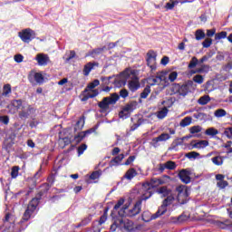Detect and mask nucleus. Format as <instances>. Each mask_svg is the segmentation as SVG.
<instances>
[{
    "label": "nucleus",
    "instance_id": "29",
    "mask_svg": "<svg viewBox=\"0 0 232 232\" xmlns=\"http://www.w3.org/2000/svg\"><path fill=\"white\" fill-rule=\"evenodd\" d=\"M11 102L10 99L5 98V96H0V106L1 108H6L7 110L11 109Z\"/></svg>",
    "mask_w": 232,
    "mask_h": 232
},
{
    "label": "nucleus",
    "instance_id": "58",
    "mask_svg": "<svg viewBox=\"0 0 232 232\" xmlns=\"http://www.w3.org/2000/svg\"><path fill=\"white\" fill-rule=\"evenodd\" d=\"M150 217H151V213L150 212V211H144L142 214H141V220L143 221V222H146V223H148V222H150V221H148V220H150Z\"/></svg>",
    "mask_w": 232,
    "mask_h": 232
},
{
    "label": "nucleus",
    "instance_id": "60",
    "mask_svg": "<svg viewBox=\"0 0 232 232\" xmlns=\"http://www.w3.org/2000/svg\"><path fill=\"white\" fill-rule=\"evenodd\" d=\"M229 186V182L227 180L223 181H218L217 188H219L220 189H226Z\"/></svg>",
    "mask_w": 232,
    "mask_h": 232
},
{
    "label": "nucleus",
    "instance_id": "10",
    "mask_svg": "<svg viewBox=\"0 0 232 232\" xmlns=\"http://www.w3.org/2000/svg\"><path fill=\"white\" fill-rule=\"evenodd\" d=\"M142 211L141 201H136L133 208L127 211V215L129 218H133V217H137Z\"/></svg>",
    "mask_w": 232,
    "mask_h": 232
},
{
    "label": "nucleus",
    "instance_id": "48",
    "mask_svg": "<svg viewBox=\"0 0 232 232\" xmlns=\"http://www.w3.org/2000/svg\"><path fill=\"white\" fill-rule=\"evenodd\" d=\"M86 150H88V145L86 143H83L80 147H78L76 150L78 157H81V155H83Z\"/></svg>",
    "mask_w": 232,
    "mask_h": 232
},
{
    "label": "nucleus",
    "instance_id": "52",
    "mask_svg": "<svg viewBox=\"0 0 232 232\" xmlns=\"http://www.w3.org/2000/svg\"><path fill=\"white\" fill-rule=\"evenodd\" d=\"M160 142H166V140H169L171 139V135L163 132L160 136L157 137Z\"/></svg>",
    "mask_w": 232,
    "mask_h": 232
},
{
    "label": "nucleus",
    "instance_id": "41",
    "mask_svg": "<svg viewBox=\"0 0 232 232\" xmlns=\"http://www.w3.org/2000/svg\"><path fill=\"white\" fill-rule=\"evenodd\" d=\"M198 66V59L195 56H193L188 64V70H193V68H197Z\"/></svg>",
    "mask_w": 232,
    "mask_h": 232
},
{
    "label": "nucleus",
    "instance_id": "25",
    "mask_svg": "<svg viewBox=\"0 0 232 232\" xmlns=\"http://www.w3.org/2000/svg\"><path fill=\"white\" fill-rule=\"evenodd\" d=\"M127 86L131 93H135V92H137V90H140L141 87L140 83H137V82L134 81L128 82Z\"/></svg>",
    "mask_w": 232,
    "mask_h": 232
},
{
    "label": "nucleus",
    "instance_id": "44",
    "mask_svg": "<svg viewBox=\"0 0 232 232\" xmlns=\"http://www.w3.org/2000/svg\"><path fill=\"white\" fill-rule=\"evenodd\" d=\"M137 187L140 188V189H143V191H150V189H151V183L150 182L139 183L137 184Z\"/></svg>",
    "mask_w": 232,
    "mask_h": 232
},
{
    "label": "nucleus",
    "instance_id": "34",
    "mask_svg": "<svg viewBox=\"0 0 232 232\" xmlns=\"http://www.w3.org/2000/svg\"><path fill=\"white\" fill-rule=\"evenodd\" d=\"M208 137H210V139H213L215 135H218L220 131L218 130L215 129V127H210L208 129V130H205L204 132Z\"/></svg>",
    "mask_w": 232,
    "mask_h": 232
},
{
    "label": "nucleus",
    "instance_id": "30",
    "mask_svg": "<svg viewBox=\"0 0 232 232\" xmlns=\"http://www.w3.org/2000/svg\"><path fill=\"white\" fill-rule=\"evenodd\" d=\"M192 122L193 118L191 116H187L180 121L179 126L180 128H187V126H189Z\"/></svg>",
    "mask_w": 232,
    "mask_h": 232
},
{
    "label": "nucleus",
    "instance_id": "56",
    "mask_svg": "<svg viewBox=\"0 0 232 232\" xmlns=\"http://www.w3.org/2000/svg\"><path fill=\"white\" fill-rule=\"evenodd\" d=\"M192 81L196 82V84H202L204 82V76L197 74L192 78Z\"/></svg>",
    "mask_w": 232,
    "mask_h": 232
},
{
    "label": "nucleus",
    "instance_id": "17",
    "mask_svg": "<svg viewBox=\"0 0 232 232\" xmlns=\"http://www.w3.org/2000/svg\"><path fill=\"white\" fill-rule=\"evenodd\" d=\"M157 52L154 50H149L146 53V64L147 66H150V63H157V57H158Z\"/></svg>",
    "mask_w": 232,
    "mask_h": 232
},
{
    "label": "nucleus",
    "instance_id": "7",
    "mask_svg": "<svg viewBox=\"0 0 232 232\" xmlns=\"http://www.w3.org/2000/svg\"><path fill=\"white\" fill-rule=\"evenodd\" d=\"M18 37H20L21 41L26 44H30L34 39H39V37H37V34H35V31L31 28H25L18 32Z\"/></svg>",
    "mask_w": 232,
    "mask_h": 232
},
{
    "label": "nucleus",
    "instance_id": "21",
    "mask_svg": "<svg viewBox=\"0 0 232 232\" xmlns=\"http://www.w3.org/2000/svg\"><path fill=\"white\" fill-rule=\"evenodd\" d=\"M72 142H73V139L70 136H64V137L59 138V144L60 146H62V150H64L66 146H69V144H72Z\"/></svg>",
    "mask_w": 232,
    "mask_h": 232
},
{
    "label": "nucleus",
    "instance_id": "20",
    "mask_svg": "<svg viewBox=\"0 0 232 232\" xmlns=\"http://www.w3.org/2000/svg\"><path fill=\"white\" fill-rule=\"evenodd\" d=\"M137 175H139V172H137V169L130 168L123 175L122 179H125L126 180H133V179H135V177H137Z\"/></svg>",
    "mask_w": 232,
    "mask_h": 232
},
{
    "label": "nucleus",
    "instance_id": "35",
    "mask_svg": "<svg viewBox=\"0 0 232 232\" xmlns=\"http://www.w3.org/2000/svg\"><path fill=\"white\" fill-rule=\"evenodd\" d=\"M133 226H135V222L131 221L130 219H126L125 225L121 226V229L131 232V229H133Z\"/></svg>",
    "mask_w": 232,
    "mask_h": 232
},
{
    "label": "nucleus",
    "instance_id": "11",
    "mask_svg": "<svg viewBox=\"0 0 232 232\" xmlns=\"http://www.w3.org/2000/svg\"><path fill=\"white\" fill-rule=\"evenodd\" d=\"M182 88H183V92H180L179 96L186 97L189 93V92H191L189 91V88H192V90H195V88H197V84H195V82L193 80L192 81L188 80L187 81L186 83L182 84Z\"/></svg>",
    "mask_w": 232,
    "mask_h": 232
},
{
    "label": "nucleus",
    "instance_id": "57",
    "mask_svg": "<svg viewBox=\"0 0 232 232\" xmlns=\"http://www.w3.org/2000/svg\"><path fill=\"white\" fill-rule=\"evenodd\" d=\"M106 220H108V216L106 214H102L99 219H96L94 222H98V226H102V224H106Z\"/></svg>",
    "mask_w": 232,
    "mask_h": 232
},
{
    "label": "nucleus",
    "instance_id": "32",
    "mask_svg": "<svg viewBox=\"0 0 232 232\" xmlns=\"http://www.w3.org/2000/svg\"><path fill=\"white\" fill-rule=\"evenodd\" d=\"M12 93V85L10 83H5L3 86V92L0 94L2 97H8Z\"/></svg>",
    "mask_w": 232,
    "mask_h": 232
},
{
    "label": "nucleus",
    "instance_id": "42",
    "mask_svg": "<svg viewBox=\"0 0 232 232\" xmlns=\"http://www.w3.org/2000/svg\"><path fill=\"white\" fill-rule=\"evenodd\" d=\"M188 131L191 135H196L197 133H200V131H202V126L194 125L189 128Z\"/></svg>",
    "mask_w": 232,
    "mask_h": 232
},
{
    "label": "nucleus",
    "instance_id": "13",
    "mask_svg": "<svg viewBox=\"0 0 232 232\" xmlns=\"http://www.w3.org/2000/svg\"><path fill=\"white\" fill-rule=\"evenodd\" d=\"M34 61L38 63V66H46L50 63V56L44 53H38L34 57Z\"/></svg>",
    "mask_w": 232,
    "mask_h": 232
},
{
    "label": "nucleus",
    "instance_id": "63",
    "mask_svg": "<svg viewBox=\"0 0 232 232\" xmlns=\"http://www.w3.org/2000/svg\"><path fill=\"white\" fill-rule=\"evenodd\" d=\"M201 44L203 48H211V45L213 44V39H210V40L205 39L201 43Z\"/></svg>",
    "mask_w": 232,
    "mask_h": 232
},
{
    "label": "nucleus",
    "instance_id": "37",
    "mask_svg": "<svg viewBox=\"0 0 232 232\" xmlns=\"http://www.w3.org/2000/svg\"><path fill=\"white\" fill-rule=\"evenodd\" d=\"M156 193H158L159 195H162L163 198H166L169 197V195H171V189L160 188L156 190Z\"/></svg>",
    "mask_w": 232,
    "mask_h": 232
},
{
    "label": "nucleus",
    "instance_id": "49",
    "mask_svg": "<svg viewBox=\"0 0 232 232\" xmlns=\"http://www.w3.org/2000/svg\"><path fill=\"white\" fill-rule=\"evenodd\" d=\"M165 166H167V169L169 171H173V169H177V163L173 160H168L165 163Z\"/></svg>",
    "mask_w": 232,
    "mask_h": 232
},
{
    "label": "nucleus",
    "instance_id": "24",
    "mask_svg": "<svg viewBox=\"0 0 232 232\" xmlns=\"http://www.w3.org/2000/svg\"><path fill=\"white\" fill-rule=\"evenodd\" d=\"M171 86L170 92H172V93H170V95H177V93L180 95V92H184V87H182L180 83H172Z\"/></svg>",
    "mask_w": 232,
    "mask_h": 232
},
{
    "label": "nucleus",
    "instance_id": "4",
    "mask_svg": "<svg viewBox=\"0 0 232 232\" xmlns=\"http://www.w3.org/2000/svg\"><path fill=\"white\" fill-rule=\"evenodd\" d=\"M27 79L31 84H34V82H36L39 86L44 84L46 81H48V78L44 76V72L43 71H30L27 76Z\"/></svg>",
    "mask_w": 232,
    "mask_h": 232
},
{
    "label": "nucleus",
    "instance_id": "51",
    "mask_svg": "<svg viewBox=\"0 0 232 232\" xmlns=\"http://www.w3.org/2000/svg\"><path fill=\"white\" fill-rule=\"evenodd\" d=\"M110 168H113L114 166H122V163L119 159H117V156L113 157L110 161Z\"/></svg>",
    "mask_w": 232,
    "mask_h": 232
},
{
    "label": "nucleus",
    "instance_id": "8",
    "mask_svg": "<svg viewBox=\"0 0 232 232\" xmlns=\"http://www.w3.org/2000/svg\"><path fill=\"white\" fill-rule=\"evenodd\" d=\"M43 175V168H40L33 177L28 179L29 188L35 189L37 188V179Z\"/></svg>",
    "mask_w": 232,
    "mask_h": 232
},
{
    "label": "nucleus",
    "instance_id": "19",
    "mask_svg": "<svg viewBox=\"0 0 232 232\" xmlns=\"http://www.w3.org/2000/svg\"><path fill=\"white\" fill-rule=\"evenodd\" d=\"M61 137H73V125H71L63 130L59 131L58 139H61Z\"/></svg>",
    "mask_w": 232,
    "mask_h": 232
},
{
    "label": "nucleus",
    "instance_id": "18",
    "mask_svg": "<svg viewBox=\"0 0 232 232\" xmlns=\"http://www.w3.org/2000/svg\"><path fill=\"white\" fill-rule=\"evenodd\" d=\"M119 93L112 92L109 97H111V99H115L118 97V101H121V99H127V97H130V92L128 89H121Z\"/></svg>",
    "mask_w": 232,
    "mask_h": 232
},
{
    "label": "nucleus",
    "instance_id": "6",
    "mask_svg": "<svg viewBox=\"0 0 232 232\" xmlns=\"http://www.w3.org/2000/svg\"><path fill=\"white\" fill-rule=\"evenodd\" d=\"M192 175H195V173H193L191 168L182 169L177 174V179H180L183 186H188V184L194 182Z\"/></svg>",
    "mask_w": 232,
    "mask_h": 232
},
{
    "label": "nucleus",
    "instance_id": "9",
    "mask_svg": "<svg viewBox=\"0 0 232 232\" xmlns=\"http://www.w3.org/2000/svg\"><path fill=\"white\" fill-rule=\"evenodd\" d=\"M191 218V216L186 215V213H181L178 217H171L170 219L172 220V223L176 225H180V224H186V222L189 221Z\"/></svg>",
    "mask_w": 232,
    "mask_h": 232
},
{
    "label": "nucleus",
    "instance_id": "22",
    "mask_svg": "<svg viewBox=\"0 0 232 232\" xmlns=\"http://www.w3.org/2000/svg\"><path fill=\"white\" fill-rule=\"evenodd\" d=\"M101 84V81L99 79H95L94 81L89 82L85 89L83 90V93H88V92H93L94 88H97Z\"/></svg>",
    "mask_w": 232,
    "mask_h": 232
},
{
    "label": "nucleus",
    "instance_id": "43",
    "mask_svg": "<svg viewBox=\"0 0 232 232\" xmlns=\"http://www.w3.org/2000/svg\"><path fill=\"white\" fill-rule=\"evenodd\" d=\"M151 93V87L146 85L142 92L140 94V99H148V95Z\"/></svg>",
    "mask_w": 232,
    "mask_h": 232
},
{
    "label": "nucleus",
    "instance_id": "33",
    "mask_svg": "<svg viewBox=\"0 0 232 232\" xmlns=\"http://www.w3.org/2000/svg\"><path fill=\"white\" fill-rule=\"evenodd\" d=\"M168 113H169V109H168V107H163L161 111L158 112L157 118L160 119V121H162V119L168 117Z\"/></svg>",
    "mask_w": 232,
    "mask_h": 232
},
{
    "label": "nucleus",
    "instance_id": "40",
    "mask_svg": "<svg viewBox=\"0 0 232 232\" xmlns=\"http://www.w3.org/2000/svg\"><path fill=\"white\" fill-rule=\"evenodd\" d=\"M222 39H227V32L221 31L219 34H215L216 44Z\"/></svg>",
    "mask_w": 232,
    "mask_h": 232
},
{
    "label": "nucleus",
    "instance_id": "61",
    "mask_svg": "<svg viewBox=\"0 0 232 232\" xmlns=\"http://www.w3.org/2000/svg\"><path fill=\"white\" fill-rule=\"evenodd\" d=\"M18 117L19 119H21L22 121H26V119H28L30 117V113L27 112V111H22L18 113Z\"/></svg>",
    "mask_w": 232,
    "mask_h": 232
},
{
    "label": "nucleus",
    "instance_id": "47",
    "mask_svg": "<svg viewBox=\"0 0 232 232\" xmlns=\"http://www.w3.org/2000/svg\"><path fill=\"white\" fill-rule=\"evenodd\" d=\"M119 75L121 77H122L123 79H126V81H128L130 79V77H131L130 69V68H126L124 71L120 72Z\"/></svg>",
    "mask_w": 232,
    "mask_h": 232
},
{
    "label": "nucleus",
    "instance_id": "2",
    "mask_svg": "<svg viewBox=\"0 0 232 232\" xmlns=\"http://www.w3.org/2000/svg\"><path fill=\"white\" fill-rule=\"evenodd\" d=\"M42 200V196H37L35 198H33L29 204L27 205V208L24 213V216L22 219L18 222V224L23 225L24 222H28L29 218H32V214L35 212V209H37V207L39 206V203Z\"/></svg>",
    "mask_w": 232,
    "mask_h": 232
},
{
    "label": "nucleus",
    "instance_id": "15",
    "mask_svg": "<svg viewBox=\"0 0 232 232\" xmlns=\"http://www.w3.org/2000/svg\"><path fill=\"white\" fill-rule=\"evenodd\" d=\"M95 66L98 67L99 63L97 62H89L83 66L82 74L84 77H88L92 73V70H95Z\"/></svg>",
    "mask_w": 232,
    "mask_h": 232
},
{
    "label": "nucleus",
    "instance_id": "27",
    "mask_svg": "<svg viewBox=\"0 0 232 232\" xmlns=\"http://www.w3.org/2000/svg\"><path fill=\"white\" fill-rule=\"evenodd\" d=\"M20 169H21V167L19 166H14L11 168V172H10L11 177L8 178L9 182L10 180H14V179H16L17 177H19Z\"/></svg>",
    "mask_w": 232,
    "mask_h": 232
},
{
    "label": "nucleus",
    "instance_id": "64",
    "mask_svg": "<svg viewBox=\"0 0 232 232\" xmlns=\"http://www.w3.org/2000/svg\"><path fill=\"white\" fill-rule=\"evenodd\" d=\"M211 161L213 164H215V166H222V160H220V155L213 157Z\"/></svg>",
    "mask_w": 232,
    "mask_h": 232
},
{
    "label": "nucleus",
    "instance_id": "53",
    "mask_svg": "<svg viewBox=\"0 0 232 232\" xmlns=\"http://www.w3.org/2000/svg\"><path fill=\"white\" fill-rule=\"evenodd\" d=\"M135 159H137V155L130 156L125 162L121 163V166H130L132 162H135Z\"/></svg>",
    "mask_w": 232,
    "mask_h": 232
},
{
    "label": "nucleus",
    "instance_id": "31",
    "mask_svg": "<svg viewBox=\"0 0 232 232\" xmlns=\"http://www.w3.org/2000/svg\"><path fill=\"white\" fill-rule=\"evenodd\" d=\"M14 108V110H21V108H24L23 106V101L21 99H14L11 101V109Z\"/></svg>",
    "mask_w": 232,
    "mask_h": 232
},
{
    "label": "nucleus",
    "instance_id": "55",
    "mask_svg": "<svg viewBox=\"0 0 232 232\" xmlns=\"http://www.w3.org/2000/svg\"><path fill=\"white\" fill-rule=\"evenodd\" d=\"M14 144H15V141L11 140L3 145V150H5V151H6V153H10V150H12Z\"/></svg>",
    "mask_w": 232,
    "mask_h": 232
},
{
    "label": "nucleus",
    "instance_id": "26",
    "mask_svg": "<svg viewBox=\"0 0 232 232\" xmlns=\"http://www.w3.org/2000/svg\"><path fill=\"white\" fill-rule=\"evenodd\" d=\"M211 101H214V98H211L209 95L201 96L198 101V104L200 106H206V104H208V102H211Z\"/></svg>",
    "mask_w": 232,
    "mask_h": 232
},
{
    "label": "nucleus",
    "instance_id": "36",
    "mask_svg": "<svg viewBox=\"0 0 232 232\" xmlns=\"http://www.w3.org/2000/svg\"><path fill=\"white\" fill-rule=\"evenodd\" d=\"M125 202H126V198H124V197L120 198V199L114 205L112 210L119 211V209H121V208H122V206H124Z\"/></svg>",
    "mask_w": 232,
    "mask_h": 232
},
{
    "label": "nucleus",
    "instance_id": "12",
    "mask_svg": "<svg viewBox=\"0 0 232 232\" xmlns=\"http://www.w3.org/2000/svg\"><path fill=\"white\" fill-rule=\"evenodd\" d=\"M211 155H213V152H209L206 156H202V155H200V153L193 150V151H190L188 153H186L185 158L188 159V160H196V159H205V157L207 159H209V157H211Z\"/></svg>",
    "mask_w": 232,
    "mask_h": 232
},
{
    "label": "nucleus",
    "instance_id": "59",
    "mask_svg": "<svg viewBox=\"0 0 232 232\" xmlns=\"http://www.w3.org/2000/svg\"><path fill=\"white\" fill-rule=\"evenodd\" d=\"M118 229H122V226L119 225V223H117V221H113L112 224L110 227V231L111 232H115Z\"/></svg>",
    "mask_w": 232,
    "mask_h": 232
},
{
    "label": "nucleus",
    "instance_id": "38",
    "mask_svg": "<svg viewBox=\"0 0 232 232\" xmlns=\"http://www.w3.org/2000/svg\"><path fill=\"white\" fill-rule=\"evenodd\" d=\"M82 137H84V134H82V131L78 132L72 138V142H75L76 146H78V144H81V142H82V140H84V138H82Z\"/></svg>",
    "mask_w": 232,
    "mask_h": 232
},
{
    "label": "nucleus",
    "instance_id": "45",
    "mask_svg": "<svg viewBox=\"0 0 232 232\" xmlns=\"http://www.w3.org/2000/svg\"><path fill=\"white\" fill-rule=\"evenodd\" d=\"M144 121H146V120H144L142 118H139L137 123H134L130 127V131H135V130H137L138 128H140V126H142V124H144Z\"/></svg>",
    "mask_w": 232,
    "mask_h": 232
},
{
    "label": "nucleus",
    "instance_id": "1",
    "mask_svg": "<svg viewBox=\"0 0 232 232\" xmlns=\"http://www.w3.org/2000/svg\"><path fill=\"white\" fill-rule=\"evenodd\" d=\"M174 193H177V195L171 193L169 196L165 197V199H163L161 206L160 207L161 209H168L169 206L175 202H180V197H183V198H188L191 195V187L179 184L176 186L174 188Z\"/></svg>",
    "mask_w": 232,
    "mask_h": 232
},
{
    "label": "nucleus",
    "instance_id": "28",
    "mask_svg": "<svg viewBox=\"0 0 232 232\" xmlns=\"http://www.w3.org/2000/svg\"><path fill=\"white\" fill-rule=\"evenodd\" d=\"M196 41H202L206 39V31L204 29H197L194 33Z\"/></svg>",
    "mask_w": 232,
    "mask_h": 232
},
{
    "label": "nucleus",
    "instance_id": "50",
    "mask_svg": "<svg viewBox=\"0 0 232 232\" xmlns=\"http://www.w3.org/2000/svg\"><path fill=\"white\" fill-rule=\"evenodd\" d=\"M55 177H57V173H51L47 178V185L53 186L55 184Z\"/></svg>",
    "mask_w": 232,
    "mask_h": 232
},
{
    "label": "nucleus",
    "instance_id": "39",
    "mask_svg": "<svg viewBox=\"0 0 232 232\" xmlns=\"http://www.w3.org/2000/svg\"><path fill=\"white\" fill-rule=\"evenodd\" d=\"M227 115V111L224 109H218L214 111V117L217 119H222V117H226Z\"/></svg>",
    "mask_w": 232,
    "mask_h": 232
},
{
    "label": "nucleus",
    "instance_id": "5",
    "mask_svg": "<svg viewBox=\"0 0 232 232\" xmlns=\"http://www.w3.org/2000/svg\"><path fill=\"white\" fill-rule=\"evenodd\" d=\"M139 106V102L137 101H130L129 103L125 104L123 108H121L119 112V118L123 121L126 119H130L131 117V113L135 111V109Z\"/></svg>",
    "mask_w": 232,
    "mask_h": 232
},
{
    "label": "nucleus",
    "instance_id": "54",
    "mask_svg": "<svg viewBox=\"0 0 232 232\" xmlns=\"http://www.w3.org/2000/svg\"><path fill=\"white\" fill-rule=\"evenodd\" d=\"M132 202H133V198H129L127 199V202L122 205L121 211H128V209H130V207L131 206Z\"/></svg>",
    "mask_w": 232,
    "mask_h": 232
},
{
    "label": "nucleus",
    "instance_id": "14",
    "mask_svg": "<svg viewBox=\"0 0 232 232\" xmlns=\"http://www.w3.org/2000/svg\"><path fill=\"white\" fill-rule=\"evenodd\" d=\"M84 124H86V116L82 115L79 120L76 121L74 125H72L73 133H77L81 131L82 128H84Z\"/></svg>",
    "mask_w": 232,
    "mask_h": 232
},
{
    "label": "nucleus",
    "instance_id": "16",
    "mask_svg": "<svg viewBox=\"0 0 232 232\" xmlns=\"http://www.w3.org/2000/svg\"><path fill=\"white\" fill-rule=\"evenodd\" d=\"M102 176V169L96 170L89 176V179H86L85 182L88 185L97 184V181H93V180H97V179H101Z\"/></svg>",
    "mask_w": 232,
    "mask_h": 232
},
{
    "label": "nucleus",
    "instance_id": "62",
    "mask_svg": "<svg viewBox=\"0 0 232 232\" xmlns=\"http://www.w3.org/2000/svg\"><path fill=\"white\" fill-rule=\"evenodd\" d=\"M222 135H225L227 139H232V127L226 128Z\"/></svg>",
    "mask_w": 232,
    "mask_h": 232
},
{
    "label": "nucleus",
    "instance_id": "3",
    "mask_svg": "<svg viewBox=\"0 0 232 232\" xmlns=\"http://www.w3.org/2000/svg\"><path fill=\"white\" fill-rule=\"evenodd\" d=\"M117 102H119V96L113 99L110 96L103 97L102 100L97 103L98 108H100L99 112L105 113L104 117H108L111 111V110H110V106H114Z\"/></svg>",
    "mask_w": 232,
    "mask_h": 232
},
{
    "label": "nucleus",
    "instance_id": "23",
    "mask_svg": "<svg viewBox=\"0 0 232 232\" xmlns=\"http://www.w3.org/2000/svg\"><path fill=\"white\" fill-rule=\"evenodd\" d=\"M167 211L168 209L166 208L161 209L160 208H159L158 210L150 216V219H148L147 222H151V220H157V218L162 217V215H166Z\"/></svg>",
    "mask_w": 232,
    "mask_h": 232
},
{
    "label": "nucleus",
    "instance_id": "46",
    "mask_svg": "<svg viewBox=\"0 0 232 232\" xmlns=\"http://www.w3.org/2000/svg\"><path fill=\"white\" fill-rule=\"evenodd\" d=\"M211 67L208 64H202L199 69H196L198 73H209V69Z\"/></svg>",
    "mask_w": 232,
    "mask_h": 232
}]
</instances>
